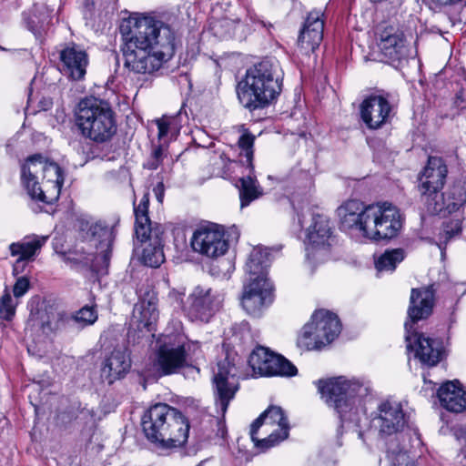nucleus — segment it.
Masks as SVG:
<instances>
[{
    "label": "nucleus",
    "instance_id": "obj_50",
    "mask_svg": "<svg viewBox=\"0 0 466 466\" xmlns=\"http://www.w3.org/2000/svg\"><path fill=\"white\" fill-rule=\"evenodd\" d=\"M169 295L174 297L177 302L181 303L183 301V297L185 296V291H171Z\"/></svg>",
    "mask_w": 466,
    "mask_h": 466
},
{
    "label": "nucleus",
    "instance_id": "obj_12",
    "mask_svg": "<svg viewBox=\"0 0 466 466\" xmlns=\"http://www.w3.org/2000/svg\"><path fill=\"white\" fill-rule=\"evenodd\" d=\"M236 368L228 360L218 363V370L213 377V392L215 405L220 415L224 417L229 402L238 390L236 379Z\"/></svg>",
    "mask_w": 466,
    "mask_h": 466
},
{
    "label": "nucleus",
    "instance_id": "obj_34",
    "mask_svg": "<svg viewBox=\"0 0 466 466\" xmlns=\"http://www.w3.org/2000/svg\"><path fill=\"white\" fill-rule=\"evenodd\" d=\"M239 198L241 208L248 207L252 201L262 195V190L258 185L257 180L250 175L239 179Z\"/></svg>",
    "mask_w": 466,
    "mask_h": 466
},
{
    "label": "nucleus",
    "instance_id": "obj_28",
    "mask_svg": "<svg viewBox=\"0 0 466 466\" xmlns=\"http://www.w3.org/2000/svg\"><path fill=\"white\" fill-rule=\"evenodd\" d=\"M131 360L127 349H115L105 360L101 369V376L107 383L112 384L123 378L130 370Z\"/></svg>",
    "mask_w": 466,
    "mask_h": 466
},
{
    "label": "nucleus",
    "instance_id": "obj_10",
    "mask_svg": "<svg viewBox=\"0 0 466 466\" xmlns=\"http://www.w3.org/2000/svg\"><path fill=\"white\" fill-rule=\"evenodd\" d=\"M306 256L311 262H324L329 258V247L332 231L329 218L321 214L310 212L299 216V224H306Z\"/></svg>",
    "mask_w": 466,
    "mask_h": 466
},
{
    "label": "nucleus",
    "instance_id": "obj_24",
    "mask_svg": "<svg viewBox=\"0 0 466 466\" xmlns=\"http://www.w3.org/2000/svg\"><path fill=\"white\" fill-rule=\"evenodd\" d=\"M322 13L314 10L307 16L304 27L299 36V46L305 54L314 52L323 38L324 22Z\"/></svg>",
    "mask_w": 466,
    "mask_h": 466
},
{
    "label": "nucleus",
    "instance_id": "obj_17",
    "mask_svg": "<svg viewBox=\"0 0 466 466\" xmlns=\"http://www.w3.org/2000/svg\"><path fill=\"white\" fill-rule=\"evenodd\" d=\"M448 175L445 161L439 157H429L419 177L418 190L424 205L443 187Z\"/></svg>",
    "mask_w": 466,
    "mask_h": 466
},
{
    "label": "nucleus",
    "instance_id": "obj_40",
    "mask_svg": "<svg viewBox=\"0 0 466 466\" xmlns=\"http://www.w3.org/2000/svg\"><path fill=\"white\" fill-rule=\"evenodd\" d=\"M176 119L170 116H163L156 120V124L158 129V138L163 139L169 133L174 136L177 133V128L175 125Z\"/></svg>",
    "mask_w": 466,
    "mask_h": 466
},
{
    "label": "nucleus",
    "instance_id": "obj_6",
    "mask_svg": "<svg viewBox=\"0 0 466 466\" xmlns=\"http://www.w3.org/2000/svg\"><path fill=\"white\" fill-rule=\"evenodd\" d=\"M75 121L85 138L98 144L109 141L117 129L116 114L110 104L95 96H87L78 102Z\"/></svg>",
    "mask_w": 466,
    "mask_h": 466
},
{
    "label": "nucleus",
    "instance_id": "obj_46",
    "mask_svg": "<svg viewBox=\"0 0 466 466\" xmlns=\"http://www.w3.org/2000/svg\"><path fill=\"white\" fill-rule=\"evenodd\" d=\"M79 418L81 420H86V423L95 424L96 422V412L94 410L83 409L80 411Z\"/></svg>",
    "mask_w": 466,
    "mask_h": 466
},
{
    "label": "nucleus",
    "instance_id": "obj_48",
    "mask_svg": "<svg viewBox=\"0 0 466 466\" xmlns=\"http://www.w3.org/2000/svg\"><path fill=\"white\" fill-rule=\"evenodd\" d=\"M153 192L159 203L163 201L164 193H165V187L163 182H159L157 184V186L153 188Z\"/></svg>",
    "mask_w": 466,
    "mask_h": 466
},
{
    "label": "nucleus",
    "instance_id": "obj_21",
    "mask_svg": "<svg viewBox=\"0 0 466 466\" xmlns=\"http://www.w3.org/2000/svg\"><path fill=\"white\" fill-rule=\"evenodd\" d=\"M187 311L191 318L208 322L216 310V296L212 289L198 285L194 288L187 299Z\"/></svg>",
    "mask_w": 466,
    "mask_h": 466
},
{
    "label": "nucleus",
    "instance_id": "obj_19",
    "mask_svg": "<svg viewBox=\"0 0 466 466\" xmlns=\"http://www.w3.org/2000/svg\"><path fill=\"white\" fill-rule=\"evenodd\" d=\"M191 245L195 251L209 258L224 255L228 248L223 230L215 225L197 229L193 235Z\"/></svg>",
    "mask_w": 466,
    "mask_h": 466
},
{
    "label": "nucleus",
    "instance_id": "obj_35",
    "mask_svg": "<svg viewBox=\"0 0 466 466\" xmlns=\"http://www.w3.org/2000/svg\"><path fill=\"white\" fill-rule=\"evenodd\" d=\"M297 344L299 348L307 350H319L326 346L318 332L314 329V325L308 322L299 334Z\"/></svg>",
    "mask_w": 466,
    "mask_h": 466
},
{
    "label": "nucleus",
    "instance_id": "obj_25",
    "mask_svg": "<svg viewBox=\"0 0 466 466\" xmlns=\"http://www.w3.org/2000/svg\"><path fill=\"white\" fill-rule=\"evenodd\" d=\"M437 395L441 406L448 411L461 413L466 410V389L459 380L442 383Z\"/></svg>",
    "mask_w": 466,
    "mask_h": 466
},
{
    "label": "nucleus",
    "instance_id": "obj_3",
    "mask_svg": "<svg viewBox=\"0 0 466 466\" xmlns=\"http://www.w3.org/2000/svg\"><path fill=\"white\" fill-rule=\"evenodd\" d=\"M325 403L333 408L341 420L357 422L364 411V400L371 393L369 380L339 376L315 382Z\"/></svg>",
    "mask_w": 466,
    "mask_h": 466
},
{
    "label": "nucleus",
    "instance_id": "obj_51",
    "mask_svg": "<svg viewBox=\"0 0 466 466\" xmlns=\"http://www.w3.org/2000/svg\"><path fill=\"white\" fill-rule=\"evenodd\" d=\"M160 163V161L155 160L153 157H151V159L147 164V167L149 169H157Z\"/></svg>",
    "mask_w": 466,
    "mask_h": 466
},
{
    "label": "nucleus",
    "instance_id": "obj_29",
    "mask_svg": "<svg viewBox=\"0 0 466 466\" xmlns=\"http://www.w3.org/2000/svg\"><path fill=\"white\" fill-rule=\"evenodd\" d=\"M325 345L333 341L340 333L341 324L338 316L326 309L316 310L310 319Z\"/></svg>",
    "mask_w": 466,
    "mask_h": 466
},
{
    "label": "nucleus",
    "instance_id": "obj_49",
    "mask_svg": "<svg viewBox=\"0 0 466 466\" xmlns=\"http://www.w3.org/2000/svg\"><path fill=\"white\" fill-rule=\"evenodd\" d=\"M153 159L162 162L163 159V148L161 147L156 148L153 153L152 157Z\"/></svg>",
    "mask_w": 466,
    "mask_h": 466
},
{
    "label": "nucleus",
    "instance_id": "obj_8",
    "mask_svg": "<svg viewBox=\"0 0 466 466\" xmlns=\"http://www.w3.org/2000/svg\"><path fill=\"white\" fill-rule=\"evenodd\" d=\"M198 349V342L190 341L183 335H167L156 350L153 367L160 377L178 373Z\"/></svg>",
    "mask_w": 466,
    "mask_h": 466
},
{
    "label": "nucleus",
    "instance_id": "obj_7",
    "mask_svg": "<svg viewBox=\"0 0 466 466\" xmlns=\"http://www.w3.org/2000/svg\"><path fill=\"white\" fill-rule=\"evenodd\" d=\"M280 91L279 66L264 60L247 70L238 98L245 107L254 110L269 105Z\"/></svg>",
    "mask_w": 466,
    "mask_h": 466
},
{
    "label": "nucleus",
    "instance_id": "obj_4",
    "mask_svg": "<svg viewBox=\"0 0 466 466\" xmlns=\"http://www.w3.org/2000/svg\"><path fill=\"white\" fill-rule=\"evenodd\" d=\"M142 428L147 440L161 448L173 449L187 443L190 425L179 410L166 403H157L144 414Z\"/></svg>",
    "mask_w": 466,
    "mask_h": 466
},
{
    "label": "nucleus",
    "instance_id": "obj_47",
    "mask_svg": "<svg viewBox=\"0 0 466 466\" xmlns=\"http://www.w3.org/2000/svg\"><path fill=\"white\" fill-rule=\"evenodd\" d=\"M455 103L461 108H466V82L456 95Z\"/></svg>",
    "mask_w": 466,
    "mask_h": 466
},
{
    "label": "nucleus",
    "instance_id": "obj_45",
    "mask_svg": "<svg viewBox=\"0 0 466 466\" xmlns=\"http://www.w3.org/2000/svg\"><path fill=\"white\" fill-rule=\"evenodd\" d=\"M432 5H435L439 7H451L454 9H458L461 7L462 0H429Z\"/></svg>",
    "mask_w": 466,
    "mask_h": 466
},
{
    "label": "nucleus",
    "instance_id": "obj_13",
    "mask_svg": "<svg viewBox=\"0 0 466 466\" xmlns=\"http://www.w3.org/2000/svg\"><path fill=\"white\" fill-rule=\"evenodd\" d=\"M405 331L407 350H413L415 357L422 364L431 367L441 361L443 354V347L441 340L418 333L409 323H405Z\"/></svg>",
    "mask_w": 466,
    "mask_h": 466
},
{
    "label": "nucleus",
    "instance_id": "obj_36",
    "mask_svg": "<svg viewBox=\"0 0 466 466\" xmlns=\"http://www.w3.org/2000/svg\"><path fill=\"white\" fill-rule=\"evenodd\" d=\"M404 258L405 253L401 248L386 250L378 258L375 266L379 271H393Z\"/></svg>",
    "mask_w": 466,
    "mask_h": 466
},
{
    "label": "nucleus",
    "instance_id": "obj_30",
    "mask_svg": "<svg viewBox=\"0 0 466 466\" xmlns=\"http://www.w3.org/2000/svg\"><path fill=\"white\" fill-rule=\"evenodd\" d=\"M60 59L66 74L74 80L83 78L87 66V55L76 46H69L60 52Z\"/></svg>",
    "mask_w": 466,
    "mask_h": 466
},
{
    "label": "nucleus",
    "instance_id": "obj_2",
    "mask_svg": "<svg viewBox=\"0 0 466 466\" xmlns=\"http://www.w3.org/2000/svg\"><path fill=\"white\" fill-rule=\"evenodd\" d=\"M337 214L344 230L370 240L390 239L402 227L400 210L388 202L365 205L350 199L337 208Z\"/></svg>",
    "mask_w": 466,
    "mask_h": 466
},
{
    "label": "nucleus",
    "instance_id": "obj_41",
    "mask_svg": "<svg viewBox=\"0 0 466 466\" xmlns=\"http://www.w3.org/2000/svg\"><path fill=\"white\" fill-rule=\"evenodd\" d=\"M255 137L250 134H243L238 139V146L244 152L247 163L251 165L253 159V144Z\"/></svg>",
    "mask_w": 466,
    "mask_h": 466
},
{
    "label": "nucleus",
    "instance_id": "obj_44",
    "mask_svg": "<svg viewBox=\"0 0 466 466\" xmlns=\"http://www.w3.org/2000/svg\"><path fill=\"white\" fill-rule=\"evenodd\" d=\"M29 285L30 283L28 279H26L25 277L18 278L13 288V292L15 299L24 296L29 289Z\"/></svg>",
    "mask_w": 466,
    "mask_h": 466
},
{
    "label": "nucleus",
    "instance_id": "obj_52",
    "mask_svg": "<svg viewBox=\"0 0 466 466\" xmlns=\"http://www.w3.org/2000/svg\"><path fill=\"white\" fill-rule=\"evenodd\" d=\"M221 25H228V21L227 19L220 21L219 23Z\"/></svg>",
    "mask_w": 466,
    "mask_h": 466
},
{
    "label": "nucleus",
    "instance_id": "obj_37",
    "mask_svg": "<svg viewBox=\"0 0 466 466\" xmlns=\"http://www.w3.org/2000/svg\"><path fill=\"white\" fill-rule=\"evenodd\" d=\"M148 196L146 194L139 205L135 208V216H136V224H135V233L136 236H145L146 231L148 229V228L153 227L151 224V221L147 215V209H148Z\"/></svg>",
    "mask_w": 466,
    "mask_h": 466
},
{
    "label": "nucleus",
    "instance_id": "obj_14",
    "mask_svg": "<svg viewBox=\"0 0 466 466\" xmlns=\"http://www.w3.org/2000/svg\"><path fill=\"white\" fill-rule=\"evenodd\" d=\"M466 204V180L457 179L449 184L425 204L428 211L435 215H450Z\"/></svg>",
    "mask_w": 466,
    "mask_h": 466
},
{
    "label": "nucleus",
    "instance_id": "obj_27",
    "mask_svg": "<svg viewBox=\"0 0 466 466\" xmlns=\"http://www.w3.org/2000/svg\"><path fill=\"white\" fill-rule=\"evenodd\" d=\"M433 303L434 290L432 287L412 289L408 309L410 321L406 323L413 327L416 321L428 318L432 312Z\"/></svg>",
    "mask_w": 466,
    "mask_h": 466
},
{
    "label": "nucleus",
    "instance_id": "obj_38",
    "mask_svg": "<svg viewBox=\"0 0 466 466\" xmlns=\"http://www.w3.org/2000/svg\"><path fill=\"white\" fill-rule=\"evenodd\" d=\"M17 300L8 291L0 298V319L10 320L15 314Z\"/></svg>",
    "mask_w": 466,
    "mask_h": 466
},
{
    "label": "nucleus",
    "instance_id": "obj_43",
    "mask_svg": "<svg viewBox=\"0 0 466 466\" xmlns=\"http://www.w3.org/2000/svg\"><path fill=\"white\" fill-rule=\"evenodd\" d=\"M461 231V227L460 221L452 220L444 225L443 230L441 233V238H443L444 242L446 243L452 237L460 234Z\"/></svg>",
    "mask_w": 466,
    "mask_h": 466
},
{
    "label": "nucleus",
    "instance_id": "obj_23",
    "mask_svg": "<svg viewBox=\"0 0 466 466\" xmlns=\"http://www.w3.org/2000/svg\"><path fill=\"white\" fill-rule=\"evenodd\" d=\"M390 112L391 106L382 96H370L360 105L361 119L370 129H377L385 124Z\"/></svg>",
    "mask_w": 466,
    "mask_h": 466
},
{
    "label": "nucleus",
    "instance_id": "obj_33",
    "mask_svg": "<svg viewBox=\"0 0 466 466\" xmlns=\"http://www.w3.org/2000/svg\"><path fill=\"white\" fill-rule=\"evenodd\" d=\"M270 262L268 248L258 246L252 248L246 263V272L249 278H267L266 268Z\"/></svg>",
    "mask_w": 466,
    "mask_h": 466
},
{
    "label": "nucleus",
    "instance_id": "obj_42",
    "mask_svg": "<svg viewBox=\"0 0 466 466\" xmlns=\"http://www.w3.org/2000/svg\"><path fill=\"white\" fill-rule=\"evenodd\" d=\"M388 456L392 466H417L406 451H389Z\"/></svg>",
    "mask_w": 466,
    "mask_h": 466
},
{
    "label": "nucleus",
    "instance_id": "obj_5",
    "mask_svg": "<svg viewBox=\"0 0 466 466\" xmlns=\"http://www.w3.org/2000/svg\"><path fill=\"white\" fill-rule=\"evenodd\" d=\"M21 180L32 198L47 204L58 198L64 183L60 167L40 154L26 158Z\"/></svg>",
    "mask_w": 466,
    "mask_h": 466
},
{
    "label": "nucleus",
    "instance_id": "obj_9",
    "mask_svg": "<svg viewBox=\"0 0 466 466\" xmlns=\"http://www.w3.org/2000/svg\"><path fill=\"white\" fill-rule=\"evenodd\" d=\"M289 425L279 406H269L251 424L250 438L256 448L264 451L289 436Z\"/></svg>",
    "mask_w": 466,
    "mask_h": 466
},
{
    "label": "nucleus",
    "instance_id": "obj_31",
    "mask_svg": "<svg viewBox=\"0 0 466 466\" xmlns=\"http://www.w3.org/2000/svg\"><path fill=\"white\" fill-rule=\"evenodd\" d=\"M63 325V319L58 313L46 310L31 312L26 322V330L34 333L42 332L50 335L60 329Z\"/></svg>",
    "mask_w": 466,
    "mask_h": 466
},
{
    "label": "nucleus",
    "instance_id": "obj_1",
    "mask_svg": "<svg viewBox=\"0 0 466 466\" xmlns=\"http://www.w3.org/2000/svg\"><path fill=\"white\" fill-rule=\"evenodd\" d=\"M127 32L121 29L124 66L137 74H150L159 69L175 53V32L169 25L153 16L136 19Z\"/></svg>",
    "mask_w": 466,
    "mask_h": 466
},
{
    "label": "nucleus",
    "instance_id": "obj_15",
    "mask_svg": "<svg viewBox=\"0 0 466 466\" xmlns=\"http://www.w3.org/2000/svg\"><path fill=\"white\" fill-rule=\"evenodd\" d=\"M406 424L405 414L400 402L386 400L381 402L370 420V427L381 437L390 436L400 431Z\"/></svg>",
    "mask_w": 466,
    "mask_h": 466
},
{
    "label": "nucleus",
    "instance_id": "obj_39",
    "mask_svg": "<svg viewBox=\"0 0 466 466\" xmlns=\"http://www.w3.org/2000/svg\"><path fill=\"white\" fill-rule=\"evenodd\" d=\"M73 319L83 327L92 325L97 319V313L94 307L84 306L77 310Z\"/></svg>",
    "mask_w": 466,
    "mask_h": 466
},
{
    "label": "nucleus",
    "instance_id": "obj_20",
    "mask_svg": "<svg viewBox=\"0 0 466 466\" xmlns=\"http://www.w3.org/2000/svg\"><path fill=\"white\" fill-rule=\"evenodd\" d=\"M140 299L135 305L130 323V330L140 333L151 332L158 319L157 297L155 291L147 290L139 295ZM131 331H129V334Z\"/></svg>",
    "mask_w": 466,
    "mask_h": 466
},
{
    "label": "nucleus",
    "instance_id": "obj_26",
    "mask_svg": "<svg viewBox=\"0 0 466 466\" xmlns=\"http://www.w3.org/2000/svg\"><path fill=\"white\" fill-rule=\"evenodd\" d=\"M46 239L47 237L35 236L32 238H25L23 241L14 242L9 245L11 256L17 257L13 266L14 274L17 275L24 271L26 263L34 259Z\"/></svg>",
    "mask_w": 466,
    "mask_h": 466
},
{
    "label": "nucleus",
    "instance_id": "obj_18",
    "mask_svg": "<svg viewBox=\"0 0 466 466\" xmlns=\"http://www.w3.org/2000/svg\"><path fill=\"white\" fill-rule=\"evenodd\" d=\"M378 47L383 58L391 64H401L412 56L404 34L393 26H386L379 33Z\"/></svg>",
    "mask_w": 466,
    "mask_h": 466
},
{
    "label": "nucleus",
    "instance_id": "obj_32",
    "mask_svg": "<svg viewBox=\"0 0 466 466\" xmlns=\"http://www.w3.org/2000/svg\"><path fill=\"white\" fill-rule=\"evenodd\" d=\"M114 238L113 228L107 227L102 222L92 224L86 232V238L90 245L95 247L105 259L108 258L109 249Z\"/></svg>",
    "mask_w": 466,
    "mask_h": 466
},
{
    "label": "nucleus",
    "instance_id": "obj_11",
    "mask_svg": "<svg viewBox=\"0 0 466 466\" xmlns=\"http://www.w3.org/2000/svg\"><path fill=\"white\" fill-rule=\"evenodd\" d=\"M248 364L255 376H286L297 374V368L281 355L264 347H257L249 356Z\"/></svg>",
    "mask_w": 466,
    "mask_h": 466
},
{
    "label": "nucleus",
    "instance_id": "obj_22",
    "mask_svg": "<svg viewBox=\"0 0 466 466\" xmlns=\"http://www.w3.org/2000/svg\"><path fill=\"white\" fill-rule=\"evenodd\" d=\"M164 228L161 225L156 224L148 228L145 236H137L143 242L142 261L151 268L159 267L165 260L162 245Z\"/></svg>",
    "mask_w": 466,
    "mask_h": 466
},
{
    "label": "nucleus",
    "instance_id": "obj_16",
    "mask_svg": "<svg viewBox=\"0 0 466 466\" xmlns=\"http://www.w3.org/2000/svg\"><path fill=\"white\" fill-rule=\"evenodd\" d=\"M272 285L267 278H249L244 286L241 305L252 316H259L262 310L271 304Z\"/></svg>",
    "mask_w": 466,
    "mask_h": 466
}]
</instances>
